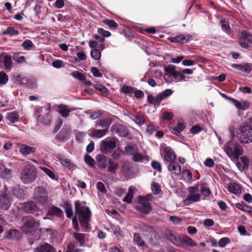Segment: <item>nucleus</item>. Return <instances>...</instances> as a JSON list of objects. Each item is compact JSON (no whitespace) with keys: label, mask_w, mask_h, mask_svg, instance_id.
Returning <instances> with one entry per match:
<instances>
[{"label":"nucleus","mask_w":252,"mask_h":252,"mask_svg":"<svg viewBox=\"0 0 252 252\" xmlns=\"http://www.w3.org/2000/svg\"><path fill=\"white\" fill-rule=\"evenodd\" d=\"M75 213L77 215L81 226L85 229V231H88L90 228L92 218V212L85 202L79 201L74 203Z\"/></svg>","instance_id":"obj_1"},{"label":"nucleus","mask_w":252,"mask_h":252,"mask_svg":"<svg viewBox=\"0 0 252 252\" xmlns=\"http://www.w3.org/2000/svg\"><path fill=\"white\" fill-rule=\"evenodd\" d=\"M226 155L233 161H237L240 156L243 155V150L239 144L229 142L224 147Z\"/></svg>","instance_id":"obj_2"},{"label":"nucleus","mask_w":252,"mask_h":252,"mask_svg":"<svg viewBox=\"0 0 252 252\" xmlns=\"http://www.w3.org/2000/svg\"><path fill=\"white\" fill-rule=\"evenodd\" d=\"M21 230L28 234L36 230L39 226V222L32 216H26L22 218Z\"/></svg>","instance_id":"obj_3"},{"label":"nucleus","mask_w":252,"mask_h":252,"mask_svg":"<svg viewBox=\"0 0 252 252\" xmlns=\"http://www.w3.org/2000/svg\"><path fill=\"white\" fill-rule=\"evenodd\" d=\"M36 172L33 166H27L20 173V179L24 184H31L36 178Z\"/></svg>","instance_id":"obj_4"},{"label":"nucleus","mask_w":252,"mask_h":252,"mask_svg":"<svg viewBox=\"0 0 252 252\" xmlns=\"http://www.w3.org/2000/svg\"><path fill=\"white\" fill-rule=\"evenodd\" d=\"M241 143H249L252 142V127L249 125H244L239 128L238 133Z\"/></svg>","instance_id":"obj_5"},{"label":"nucleus","mask_w":252,"mask_h":252,"mask_svg":"<svg viewBox=\"0 0 252 252\" xmlns=\"http://www.w3.org/2000/svg\"><path fill=\"white\" fill-rule=\"evenodd\" d=\"M33 198L38 203L44 204L48 200L47 191L43 187H35L34 189Z\"/></svg>","instance_id":"obj_6"},{"label":"nucleus","mask_w":252,"mask_h":252,"mask_svg":"<svg viewBox=\"0 0 252 252\" xmlns=\"http://www.w3.org/2000/svg\"><path fill=\"white\" fill-rule=\"evenodd\" d=\"M165 72L169 76H172L173 78L178 82L185 81L186 77L183 74L182 71H178L176 70V67L175 65L170 64L164 67Z\"/></svg>","instance_id":"obj_7"},{"label":"nucleus","mask_w":252,"mask_h":252,"mask_svg":"<svg viewBox=\"0 0 252 252\" xmlns=\"http://www.w3.org/2000/svg\"><path fill=\"white\" fill-rule=\"evenodd\" d=\"M238 43L241 47L245 49L252 47V35L243 31L239 35Z\"/></svg>","instance_id":"obj_8"},{"label":"nucleus","mask_w":252,"mask_h":252,"mask_svg":"<svg viewBox=\"0 0 252 252\" xmlns=\"http://www.w3.org/2000/svg\"><path fill=\"white\" fill-rule=\"evenodd\" d=\"M161 154L163 157V160L166 162L170 163L175 161L176 156L174 151L165 144L161 146Z\"/></svg>","instance_id":"obj_9"},{"label":"nucleus","mask_w":252,"mask_h":252,"mask_svg":"<svg viewBox=\"0 0 252 252\" xmlns=\"http://www.w3.org/2000/svg\"><path fill=\"white\" fill-rule=\"evenodd\" d=\"M139 204L136 206V209L144 214H149L152 210L151 204L148 198L140 196L139 198Z\"/></svg>","instance_id":"obj_10"},{"label":"nucleus","mask_w":252,"mask_h":252,"mask_svg":"<svg viewBox=\"0 0 252 252\" xmlns=\"http://www.w3.org/2000/svg\"><path fill=\"white\" fill-rule=\"evenodd\" d=\"M17 80L20 85H24L30 89L35 88L37 87V80L33 77H26L19 75L17 77Z\"/></svg>","instance_id":"obj_11"},{"label":"nucleus","mask_w":252,"mask_h":252,"mask_svg":"<svg viewBox=\"0 0 252 252\" xmlns=\"http://www.w3.org/2000/svg\"><path fill=\"white\" fill-rule=\"evenodd\" d=\"M165 235L166 238L173 245L179 247H182L180 239L181 234L178 235L177 233L171 230H167L165 232Z\"/></svg>","instance_id":"obj_12"},{"label":"nucleus","mask_w":252,"mask_h":252,"mask_svg":"<svg viewBox=\"0 0 252 252\" xmlns=\"http://www.w3.org/2000/svg\"><path fill=\"white\" fill-rule=\"evenodd\" d=\"M12 203L11 198L5 192H0V209L7 210Z\"/></svg>","instance_id":"obj_13"},{"label":"nucleus","mask_w":252,"mask_h":252,"mask_svg":"<svg viewBox=\"0 0 252 252\" xmlns=\"http://www.w3.org/2000/svg\"><path fill=\"white\" fill-rule=\"evenodd\" d=\"M56 158L60 161L62 165L64 167L68 168V169H74L75 167V164L64 155L58 154Z\"/></svg>","instance_id":"obj_14"},{"label":"nucleus","mask_w":252,"mask_h":252,"mask_svg":"<svg viewBox=\"0 0 252 252\" xmlns=\"http://www.w3.org/2000/svg\"><path fill=\"white\" fill-rule=\"evenodd\" d=\"M116 147V143L115 141L111 140H103L102 141L100 150L104 154H107L111 152Z\"/></svg>","instance_id":"obj_15"},{"label":"nucleus","mask_w":252,"mask_h":252,"mask_svg":"<svg viewBox=\"0 0 252 252\" xmlns=\"http://www.w3.org/2000/svg\"><path fill=\"white\" fill-rule=\"evenodd\" d=\"M191 36L189 34H180L176 36L170 37L168 40L172 43H184L188 42Z\"/></svg>","instance_id":"obj_16"},{"label":"nucleus","mask_w":252,"mask_h":252,"mask_svg":"<svg viewBox=\"0 0 252 252\" xmlns=\"http://www.w3.org/2000/svg\"><path fill=\"white\" fill-rule=\"evenodd\" d=\"M21 207L23 210L28 213H32L37 210L38 208L36 203L33 201L24 203L21 204Z\"/></svg>","instance_id":"obj_17"},{"label":"nucleus","mask_w":252,"mask_h":252,"mask_svg":"<svg viewBox=\"0 0 252 252\" xmlns=\"http://www.w3.org/2000/svg\"><path fill=\"white\" fill-rule=\"evenodd\" d=\"M63 212L61 209L52 205L49 207L46 216L44 217L43 219H47V216H55L58 218H61L63 216Z\"/></svg>","instance_id":"obj_18"},{"label":"nucleus","mask_w":252,"mask_h":252,"mask_svg":"<svg viewBox=\"0 0 252 252\" xmlns=\"http://www.w3.org/2000/svg\"><path fill=\"white\" fill-rule=\"evenodd\" d=\"M168 169L172 174L179 175L181 173V168L178 163L175 161L168 163Z\"/></svg>","instance_id":"obj_19"},{"label":"nucleus","mask_w":252,"mask_h":252,"mask_svg":"<svg viewBox=\"0 0 252 252\" xmlns=\"http://www.w3.org/2000/svg\"><path fill=\"white\" fill-rule=\"evenodd\" d=\"M201 199V195L199 193L189 194L184 200V204L188 205L194 202H198Z\"/></svg>","instance_id":"obj_20"},{"label":"nucleus","mask_w":252,"mask_h":252,"mask_svg":"<svg viewBox=\"0 0 252 252\" xmlns=\"http://www.w3.org/2000/svg\"><path fill=\"white\" fill-rule=\"evenodd\" d=\"M58 108L59 113L63 118L68 117L70 112L74 110V109L70 108L67 105L64 104L59 105Z\"/></svg>","instance_id":"obj_21"},{"label":"nucleus","mask_w":252,"mask_h":252,"mask_svg":"<svg viewBox=\"0 0 252 252\" xmlns=\"http://www.w3.org/2000/svg\"><path fill=\"white\" fill-rule=\"evenodd\" d=\"M132 160L136 162L142 163L144 161H149V158L145 153H139L138 151L132 157Z\"/></svg>","instance_id":"obj_22"},{"label":"nucleus","mask_w":252,"mask_h":252,"mask_svg":"<svg viewBox=\"0 0 252 252\" xmlns=\"http://www.w3.org/2000/svg\"><path fill=\"white\" fill-rule=\"evenodd\" d=\"M8 124H12L17 122L19 119V114L16 111L10 112L6 114L5 117Z\"/></svg>","instance_id":"obj_23"},{"label":"nucleus","mask_w":252,"mask_h":252,"mask_svg":"<svg viewBox=\"0 0 252 252\" xmlns=\"http://www.w3.org/2000/svg\"><path fill=\"white\" fill-rule=\"evenodd\" d=\"M228 98L229 100L233 103L235 106L239 110H245L249 108V104L246 101L240 102L233 98Z\"/></svg>","instance_id":"obj_24"},{"label":"nucleus","mask_w":252,"mask_h":252,"mask_svg":"<svg viewBox=\"0 0 252 252\" xmlns=\"http://www.w3.org/2000/svg\"><path fill=\"white\" fill-rule=\"evenodd\" d=\"M73 236L76 242L79 244V246L83 247L85 246V240L88 236L87 234L74 233Z\"/></svg>","instance_id":"obj_25"},{"label":"nucleus","mask_w":252,"mask_h":252,"mask_svg":"<svg viewBox=\"0 0 252 252\" xmlns=\"http://www.w3.org/2000/svg\"><path fill=\"white\" fill-rule=\"evenodd\" d=\"M185 127V125L183 122H179L176 126L171 127L170 129L173 134L179 137H181L182 135L181 132L184 129Z\"/></svg>","instance_id":"obj_26"},{"label":"nucleus","mask_w":252,"mask_h":252,"mask_svg":"<svg viewBox=\"0 0 252 252\" xmlns=\"http://www.w3.org/2000/svg\"><path fill=\"white\" fill-rule=\"evenodd\" d=\"M181 244L183 246V243H185L186 245L193 247L197 246V244L190 237L188 236L181 234Z\"/></svg>","instance_id":"obj_27"},{"label":"nucleus","mask_w":252,"mask_h":252,"mask_svg":"<svg viewBox=\"0 0 252 252\" xmlns=\"http://www.w3.org/2000/svg\"><path fill=\"white\" fill-rule=\"evenodd\" d=\"M34 252H55L54 249L49 244L44 243L39 247L35 248Z\"/></svg>","instance_id":"obj_28"},{"label":"nucleus","mask_w":252,"mask_h":252,"mask_svg":"<svg viewBox=\"0 0 252 252\" xmlns=\"http://www.w3.org/2000/svg\"><path fill=\"white\" fill-rule=\"evenodd\" d=\"M112 123V120L109 118L101 119L97 121L96 126H101L104 129H107L108 130L109 126Z\"/></svg>","instance_id":"obj_29"},{"label":"nucleus","mask_w":252,"mask_h":252,"mask_svg":"<svg viewBox=\"0 0 252 252\" xmlns=\"http://www.w3.org/2000/svg\"><path fill=\"white\" fill-rule=\"evenodd\" d=\"M147 99L149 104L153 105L155 106H159L161 102L158 94H157L155 96L152 94H149L148 95Z\"/></svg>","instance_id":"obj_30"},{"label":"nucleus","mask_w":252,"mask_h":252,"mask_svg":"<svg viewBox=\"0 0 252 252\" xmlns=\"http://www.w3.org/2000/svg\"><path fill=\"white\" fill-rule=\"evenodd\" d=\"M228 190L236 195H238L241 192V189L240 186L235 183H230L228 186Z\"/></svg>","instance_id":"obj_31"},{"label":"nucleus","mask_w":252,"mask_h":252,"mask_svg":"<svg viewBox=\"0 0 252 252\" xmlns=\"http://www.w3.org/2000/svg\"><path fill=\"white\" fill-rule=\"evenodd\" d=\"M125 151L126 154L132 156L138 151L137 146L135 144H129L125 148Z\"/></svg>","instance_id":"obj_32"},{"label":"nucleus","mask_w":252,"mask_h":252,"mask_svg":"<svg viewBox=\"0 0 252 252\" xmlns=\"http://www.w3.org/2000/svg\"><path fill=\"white\" fill-rule=\"evenodd\" d=\"M35 148L27 145H22L20 149V153L24 156H26L35 152Z\"/></svg>","instance_id":"obj_33"},{"label":"nucleus","mask_w":252,"mask_h":252,"mask_svg":"<svg viewBox=\"0 0 252 252\" xmlns=\"http://www.w3.org/2000/svg\"><path fill=\"white\" fill-rule=\"evenodd\" d=\"M20 233L16 229H10L6 233V237L7 239L17 240L19 238Z\"/></svg>","instance_id":"obj_34"},{"label":"nucleus","mask_w":252,"mask_h":252,"mask_svg":"<svg viewBox=\"0 0 252 252\" xmlns=\"http://www.w3.org/2000/svg\"><path fill=\"white\" fill-rule=\"evenodd\" d=\"M107 132V129L101 130L93 129L91 130L90 134L92 137L100 138L105 135Z\"/></svg>","instance_id":"obj_35"},{"label":"nucleus","mask_w":252,"mask_h":252,"mask_svg":"<svg viewBox=\"0 0 252 252\" xmlns=\"http://www.w3.org/2000/svg\"><path fill=\"white\" fill-rule=\"evenodd\" d=\"M12 193L14 196L18 198H23L25 194L24 190L20 188L19 186H16L12 188Z\"/></svg>","instance_id":"obj_36"},{"label":"nucleus","mask_w":252,"mask_h":252,"mask_svg":"<svg viewBox=\"0 0 252 252\" xmlns=\"http://www.w3.org/2000/svg\"><path fill=\"white\" fill-rule=\"evenodd\" d=\"M111 229L117 240L120 241L123 238V235L120 228L118 226L112 225Z\"/></svg>","instance_id":"obj_37"},{"label":"nucleus","mask_w":252,"mask_h":252,"mask_svg":"<svg viewBox=\"0 0 252 252\" xmlns=\"http://www.w3.org/2000/svg\"><path fill=\"white\" fill-rule=\"evenodd\" d=\"M118 167V162L111 159L108 160V170L113 173H115Z\"/></svg>","instance_id":"obj_38"},{"label":"nucleus","mask_w":252,"mask_h":252,"mask_svg":"<svg viewBox=\"0 0 252 252\" xmlns=\"http://www.w3.org/2000/svg\"><path fill=\"white\" fill-rule=\"evenodd\" d=\"M2 34L3 35H9L10 36H13L18 35L19 34V32L13 27H8L7 28L6 30L2 32Z\"/></svg>","instance_id":"obj_39"},{"label":"nucleus","mask_w":252,"mask_h":252,"mask_svg":"<svg viewBox=\"0 0 252 252\" xmlns=\"http://www.w3.org/2000/svg\"><path fill=\"white\" fill-rule=\"evenodd\" d=\"M3 63L6 69H10L13 65L11 56L6 55L4 57Z\"/></svg>","instance_id":"obj_40"},{"label":"nucleus","mask_w":252,"mask_h":252,"mask_svg":"<svg viewBox=\"0 0 252 252\" xmlns=\"http://www.w3.org/2000/svg\"><path fill=\"white\" fill-rule=\"evenodd\" d=\"M39 168L42 170L51 179L54 180H57V178H56L54 172L52 170L47 167L43 166L39 167Z\"/></svg>","instance_id":"obj_41"},{"label":"nucleus","mask_w":252,"mask_h":252,"mask_svg":"<svg viewBox=\"0 0 252 252\" xmlns=\"http://www.w3.org/2000/svg\"><path fill=\"white\" fill-rule=\"evenodd\" d=\"M220 22L222 30L226 33H229L231 31V29L228 22L225 21V19L222 18L220 20Z\"/></svg>","instance_id":"obj_42"},{"label":"nucleus","mask_w":252,"mask_h":252,"mask_svg":"<svg viewBox=\"0 0 252 252\" xmlns=\"http://www.w3.org/2000/svg\"><path fill=\"white\" fill-rule=\"evenodd\" d=\"M11 170L4 168L1 171L0 176L5 180H9L11 177Z\"/></svg>","instance_id":"obj_43"},{"label":"nucleus","mask_w":252,"mask_h":252,"mask_svg":"<svg viewBox=\"0 0 252 252\" xmlns=\"http://www.w3.org/2000/svg\"><path fill=\"white\" fill-rule=\"evenodd\" d=\"M57 138L61 141H65L68 138V133L66 130H62L57 136Z\"/></svg>","instance_id":"obj_44"},{"label":"nucleus","mask_w":252,"mask_h":252,"mask_svg":"<svg viewBox=\"0 0 252 252\" xmlns=\"http://www.w3.org/2000/svg\"><path fill=\"white\" fill-rule=\"evenodd\" d=\"M236 207L242 211L248 212L250 214L252 213V207H249L243 203H237L236 204Z\"/></svg>","instance_id":"obj_45"},{"label":"nucleus","mask_w":252,"mask_h":252,"mask_svg":"<svg viewBox=\"0 0 252 252\" xmlns=\"http://www.w3.org/2000/svg\"><path fill=\"white\" fill-rule=\"evenodd\" d=\"M173 94V91L171 89H168L164 90L163 92L158 94V95L160 98L161 101L165 98Z\"/></svg>","instance_id":"obj_46"},{"label":"nucleus","mask_w":252,"mask_h":252,"mask_svg":"<svg viewBox=\"0 0 252 252\" xmlns=\"http://www.w3.org/2000/svg\"><path fill=\"white\" fill-rule=\"evenodd\" d=\"M134 192V190L132 187L129 188L128 189V191L125 197L123 199V201L127 202L128 203H131V200L133 197V194Z\"/></svg>","instance_id":"obj_47"},{"label":"nucleus","mask_w":252,"mask_h":252,"mask_svg":"<svg viewBox=\"0 0 252 252\" xmlns=\"http://www.w3.org/2000/svg\"><path fill=\"white\" fill-rule=\"evenodd\" d=\"M132 120L135 122V123L140 126L143 125L145 122V118L142 115L134 116H133Z\"/></svg>","instance_id":"obj_48"},{"label":"nucleus","mask_w":252,"mask_h":252,"mask_svg":"<svg viewBox=\"0 0 252 252\" xmlns=\"http://www.w3.org/2000/svg\"><path fill=\"white\" fill-rule=\"evenodd\" d=\"M65 212L66 213V217L69 218H71L73 217V210L72 206L68 203L65 204Z\"/></svg>","instance_id":"obj_49"},{"label":"nucleus","mask_w":252,"mask_h":252,"mask_svg":"<svg viewBox=\"0 0 252 252\" xmlns=\"http://www.w3.org/2000/svg\"><path fill=\"white\" fill-rule=\"evenodd\" d=\"M74 134L75 136V140L79 142H82L86 135L85 133L78 130H74Z\"/></svg>","instance_id":"obj_50"},{"label":"nucleus","mask_w":252,"mask_h":252,"mask_svg":"<svg viewBox=\"0 0 252 252\" xmlns=\"http://www.w3.org/2000/svg\"><path fill=\"white\" fill-rule=\"evenodd\" d=\"M73 76L79 81L84 82L86 78L85 75L79 71H76L72 73Z\"/></svg>","instance_id":"obj_51"},{"label":"nucleus","mask_w":252,"mask_h":252,"mask_svg":"<svg viewBox=\"0 0 252 252\" xmlns=\"http://www.w3.org/2000/svg\"><path fill=\"white\" fill-rule=\"evenodd\" d=\"M232 66L234 68H236L239 70L242 71L244 72L249 73L250 71L247 65L233 64Z\"/></svg>","instance_id":"obj_52"},{"label":"nucleus","mask_w":252,"mask_h":252,"mask_svg":"<svg viewBox=\"0 0 252 252\" xmlns=\"http://www.w3.org/2000/svg\"><path fill=\"white\" fill-rule=\"evenodd\" d=\"M91 56L94 59L97 60L100 58L101 53L98 49H94L91 52Z\"/></svg>","instance_id":"obj_53"},{"label":"nucleus","mask_w":252,"mask_h":252,"mask_svg":"<svg viewBox=\"0 0 252 252\" xmlns=\"http://www.w3.org/2000/svg\"><path fill=\"white\" fill-rule=\"evenodd\" d=\"M85 161L87 164L91 167H94L95 164L94 160L90 156L86 155L84 158Z\"/></svg>","instance_id":"obj_54"},{"label":"nucleus","mask_w":252,"mask_h":252,"mask_svg":"<svg viewBox=\"0 0 252 252\" xmlns=\"http://www.w3.org/2000/svg\"><path fill=\"white\" fill-rule=\"evenodd\" d=\"M200 191L201 193L206 197L209 196L211 194L210 189L204 185L201 187Z\"/></svg>","instance_id":"obj_55"},{"label":"nucleus","mask_w":252,"mask_h":252,"mask_svg":"<svg viewBox=\"0 0 252 252\" xmlns=\"http://www.w3.org/2000/svg\"><path fill=\"white\" fill-rule=\"evenodd\" d=\"M8 80V75L4 72H0V84L4 85L6 84Z\"/></svg>","instance_id":"obj_56"},{"label":"nucleus","mask_w":252,"mask_h":252,"mask_svg":"<svg viewBox=\"0 0 252 252\" xmlns=\"http://www.w3.org/2000/svg\"><path fill=\"white\" fill-rule=\"evenodd\" d=\"M151 166L153 169L156 170L158 172H161V165L159 162L157 161H153L151 163Z\"/></svg>","instance_id":"obj_57"},{"label":"nucleus","mask_w":252,"mask_h":252,"mask_svg":"<svg viewBox=\"0 0 252 252\" xmlns=\"http://www.w3.org/2000/svg\"><path fill=\"white\" fill-rule=\"evenodd\" d=\"M24 48L26 50H30L33 46L32 42L30 40H26L22 44Z\"/></svg>","instance_id":"obj_58"},{"label":"nucleus","mask_w":252,"mask_h":252,"mask_svg":"<svg viewBox=\"0 0 252 252\" xmlns=\"http://www.w3.org/2000/svg\"><path fill=\"white\" fill-rule=\"evenodd\" d=\"M103 23L108 25L110 28H114L115 29H117L118 26L117 23L113 20H103Z\"/></svg>","instance_id":"obj_59"},{"label":"nucleus","mask_w":252,"mask_h":252,"mask_svg":"<svg viewBox=\"0 0 252 252\" xmlns=\"http://www.w3.org/2000/svg\"><path fill=\"white\" fill-rule=\"evenodd\" d=\"M182 175L185 180L190 181L192 179V175L189 170H184L182 172Z\"/></svg>","instance_id":"obj_60"},{"label":"nucleus","mask_w":252,"mask_h":252,"mask_svg":"<svg viewBox=\"0 0 252 252\" xmlns=\"http://www.w3.org/2000/svg\"><path fill=\"white\" fill-rule=\"evenodd\" d=\"M51 116L49 113H47L45 117L42 118L40 120L42 123L48 125L51 123Z\"/></svg>","instance_id":"obj_61"},{"label":"nucleus","mask_w":252,"mask_h":252,"mask_svg":"<svg viewBox=\"0 0 252 252\" xmlns=\"http://www.w3.org/2000/svg\"><path fill=\"white\" fill-rule=\"evenodd\" d=\"M96 188L98 190L103 194H105L107 192L104 184L101 182L97 183Z\"/></svg>","instance_id":"obj_62"},{"label":"nucleus","mask_w":252,"mask_h":252,"mask_svg":"<svg viewBox=\"0 0 252 252\" xmlns=\"http://www.w3.org/2000/svg\"><path fill=\"white\" fill-rule=\"evenodd\" d=\"M229 242L230 240L228 238L223 237L219 240V245L221 248H224Z\"/></svg>","instance_id":"obj_63"},{"label":"nucleus","mask_w":252,"mask_h":252,"mask_svg":"<svg viewBox=\"0 0 252 252\" xmlns=\"http://www.w3.org/2000/svg\"><path fill=\"white\" fill-rule=\"evenodd\" d=\"M121 92L125 94H129L133 92V88L127 85H124L121 89Z\"/></svg>","instance_id":"obj_64"}]
</instances>
